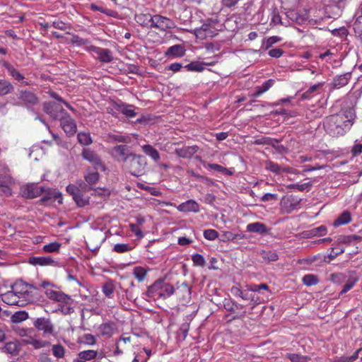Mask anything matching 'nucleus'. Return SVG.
Instances as JSON below:
<instances>
[{
	"label": "nucleus",
	"mask_w": 362,
	"mask_h": 362,
	"mask_svg": "<svg viewBox=\"0 0 362 362\" xmlns=\"http://www.w3.org/2000/svg\"><path fill=\"white\" fill-rule=\"evenodd\" d=\"M356 115L352 108H346L337 114L327 117L324 123L326 132L332 136H343L355 120Z\"/></svg>",
	"instance_id": "f257e3e1"
},
{
	"label": "nucleus",
	"mask_w": 362,
	"mask_h": 362,
	"mask_svg": "<svg viewBox=\"0 0 362 362\" xmlns=\"http://www.w3.org/2000/svg\"><path fill=\"white\" fill-rule=\"evenodd\" d=\"M146 160L144 156L133 154L124 168L134 176L142 175L145 171Z\"/></svg>",
	"instance_id": "f03ea898"
},
{
	"label": "nucleus",
	"mask_w": 362,
	"mask_h": 362,
	"mask_svg": "<svg viewBox=\"0 0 362 362\" xmlns=\"http://www.w3.org/2000/svg\"><path fill=\"white\" fill-rule=\"evenodd\" d=\"M11 289L20 297L25 298L27 301L33 300V291L37 288L32 284L24 282L22 280L16 281L11 285Z\"/></svg>",
	"instance_id": "7ed1b4c3"
},
{
	"label": "nucleus",
	"mask_w": 362,
	"mask_h": 362,
	"mask_svg": "<svg viewBox=\"0 0 362 362\" xmlns=\"http://www.w3.org/2000/svg\"><path fill=\"white\" fill-rule=\"evenodd\" d=\"M148 22H151V27L158 28L162 31H165L168 29H172L175 27L174 22L168 18L164 17L160 15H151L146 16Z\"/></svg>",
	"instance_id": "20e7f679"
},
{
	"label": "nucleus",
	"mask_w": 362,
	"mask_h": 362,
	"mask_svg": "<svg viewBox=\"0 0 362 362\" xmlns=\"http://www.w3.org/2000/svg\"><path fill=\"white\" fill-rule=\"evenodd\" d=\"M81 156L93 165L95 170L105 171L106 168L104 163L95 151L90 148H83L81 152Z\"/></svg>",
	"instance_id": "39448f33"
},
{
	"label": "nucleus",
	"mask_w": 362,
	"mask_h": 362,
	"mask_svg": "<svg viewBox=\"0 0 362 362\" xmlns=\"http://www.w3.org/2000/svg\"><path fill=\"white\" fill-rule=\"evenodd\" d=\"M45 191V187L35 183H29L21 187L20 194L25 199H34L41 196Z\"/></svg>",
	"instance_id": "423d86ee"
},
{
	"label": "nucleus",
	"mask_w": 362,
	"mask_h": 362,
	"mask_svg": "<svg viewBox=\"0 0 362 362\" xmlns=\"http://www.w3.org/2000/svg\"><path fill=\"white\" fill-rule=\"evenodd\" d=\"M42 197L38 200L37 203L42 205H49L58 199V203H62V194L57 189L45 188V191L42 194Z\"/></svg>",
	"instance_id": "0eeeda50"
},
{
	"label": "nucleus",
	"mask_w": 362,
	"mask_h": 362,
	"mask_svg": "<svg viewBox=\"0 0 362 362\" xmlns=\"http://www.w3.org/2000/svg\"><path fill=\"white\" fill-rule=\"evenodd\" d=\"M45 295L49 299L61 303H64L65 305H71L74 302V300L71 298V296L65 294L62 291H57L50 288H47L45 291Z\"/></svg>",
	"instance_id": "6e6552de"
},
{
	"label": "nucleus",
	"mask_w": 362,
	"mask_h": 362,
	"mask_svg": "<svg viewBox=\"0 0 362 362\" xmlns=\"http://www.w3.org/2000/svg\"><path fill=\"white\" fill-rule=\"evenodd\" d=\"M115 153L117 160L124 163V166L127 164L128 160L134 154L129 151V147L127 145H117L113 148Z\"/></svg>",
	"instance_id": "1a4fd4ad"
},
{
	"label": "nucleus",
	"mask_w": 362,
	"mask_h": 362,
	"mask_svg": "<svg viewBox=\"0 0 362 362\" xmlns=\"http://www.w3.org/2000/svg\"><path fill=\"white\" fill-rule=\"evenodd\" d=\"M35 327L42 331L44 334H52L54 332V325L49 318L39 317L34 322Z\"/></svg>",
	"instance_id": "9d476101"
},
{
	"label": "nucleus",
	"mask_w": 362,
	"mask_h": 362,
	"mask_svg": "<svg viewBox=\"0 0 362 362\" xmlns=\"http://www.w3.org/2000/svg\"><path fill=\"white\" fill-rule=\"evenodd\" d=\"M60 123L64 131L70 136L74 135L76 132V125L74 120L67 114L62 115Z\"/></svg>",
	"instance_id": "9b49d317"
},
{
	"label": "nucleus",
	"mask_w": 362,
	"mask_h": 362,
	"mask_svg": "<svg viewBox=\"0 0 362 362\" xmlns=\"http://www.w3.org/2000/svg\"><path fill=\"white\" fill-rule=\"evenodd\" d=\"M19 99L27 107H32L38 103V98L35 94L28 90H21Z\"/></svg>",
	"instance_id": "f8f14e48"
},
{
	"label": "nucleus",
	"mask_w": 362,
	"mask_h": 362,
	"mask_svg": "<svg viewBox=\"0 0 362 362\" xmlns=\"http://www.w3.org/2000/svg\"><path fill=\"white\" fill-rule=\"evenodd\" d=\"M13 183L12 177L6 172L0 173V188L4 194L11 195V185Z\"/></svg>",
	"instance_id": "ddd939ff"
},
{
	"label": "nucleus",
	"mask_w": 362,
	"mask_h": 362,
	"mask_svg": "<svg viewBox=\"0 0 362 362\" xmlns=\"http://www.w3.org/2000/svg\"><path fill=\"white\" fill-rule=\"evenodd\" d=\"M91 49L97 54L98 59L103 63H110L113 60L112 52L108 49L93 46Z\"/></svg>",
	"instance_id": "4468645a"
},
{
	"label": "nucleus",
	"mask_w": 362,
	"mask_h": 362,
	"mask_svg": "<svg viewBox=\"0 0 362 362\" xmlns=\"http://www.w3.org/2000/svg\"><path fill=\"white\" fill-rule=\"evenodd\" d=\"M198 149L197 146H183L175 148V153L180 158H190L197 152Z\"/></svg>",
	"instance_id": "2eb2a0df"
},
{
	"label": "nucleus",
	"mask_w": 362,
	"mask_h": 362,
	"mask_svg": "<svg viewBox=\"0 0 362 362\" xmlns=\"http://www.w3.org/2000/svg\"><path fill=\"white\" fill-rule=\"evenodd\" d=\"M114 107L117 111L122 112L128 117H134L136 115L132 105H127L121 102L115 103Z\"/></svg>",
	"instance_id": "dca6fc26"
},
{
	"label": "nucleus",
	"mask_w": 362,
	"mask_h": 362,
	"mask_svg": "<svg viewBox=\"0 0 362 362\" xmlns=\"http://www.w3.org/2000/svg\"><path fill=\"white\" fill-rule=\"evenodd\" d=\"M177 209L182 212H198L199 211V205L192 199L188 200L180 204Z\"/></svg>",
	"instance_id": "f3484780"
},
{
	"label": "nucleus",
	"mask_w": 362,
	"mask_h": 362,
	"mask_svg": "<svg viewBox=\"0 0 362 362\" xmlns=\"http://www.w3.org/2000/svg\"><path fill=\"white\" fill-rule=\"evenodd\" d=\"M19 298L20 297L12 289L11 291L1 294L2 300L8 305H22L21 304H19Z\"/></svg>",
	"instance_id": "a211bd4d"
},
{
	"label": "nucleus",
	"mask_w": 362,
	"mask_h": 362,
	"mask_svg": "<svg viewBox=\"0 0 362 362\" xmlns=\"http://www.w3.org/2000/svg\"><path fill=\"white\" fill-rule=\"evenodd\" d=\"M287 16L291 20L296 22L298 25L303 24L309 17L308 13L305 11L303 13L291 11L288 13Z\"/></svg>",
	"instance_id": "6ab92c4d"
},
{
	"label": "nucleus",
	"mask_w": 362,
	"mask_h": 362,
	"mask_svg": "<svg viewBox=\"0 0 362 362\" xmlns=\"http://www.w3.org/2000/svg\"><path fill=\"white\" fill-rule=\"evenodd\" d=\"M29 262L33 265L45 266L52 264L54 262L51 257L47 256L30 257Z\"/></svg>",
	"instance_id": "aec40b11"
},
{
	"label": "nucleus",
	"mask_w": 362,
	"mask_h": 362,
	"mask_svg": "<svg viewBox=\"0 0 362 362\" xmlns=\"http://www.w3.org/2000/svg\"><path fill=\"white\" fill-rule=\"evenodd\" d=\"M247 230L251 233L264 234L268 232L265 224L260 222L250 223L247 226Z\"/></svg>",
	"instance_id": "412c9836"
},
{
	"label": "nucleus",
	"mask_w": 362,
	"mask_h": 362,
	"mask_svg": "<svg viewBox=\"0 0 362 362\" xmlns=\"http://www.w3.org/2000/svg\"><path fill=\"white\" fill-rule=\"evenodd\" d=\"M143 151L148 156H150L155 162L160 160V154L158 151L153 148L151 145L146 144L142 147Z\"/></svg>",
	"instance_id": "4be33fe9"
},
{
	"label": "nucleus",
	"mask_w": 362,
	"mask_h": 362,
	"mask_svg": "<svg viewBox=\"0 0 362 362\" xmlns=\"http://www.w3.org/2000/svg\"><path fill=\"white\" fill-rule=\"evenodd\" d=\"M351 74L349 73L336 76L333 80L334 87L340 88L344 86L348 83Z\"/></svg>",
	"instance_id": "5701e85b"
},
{
	"label": "nucleus",
	"mask_w": 362,
	"mask_h": 362,
	"mask_svg": "<svg viewBox=\"0 0 362 362\" xmlns=\"http://www.w3.org/2000/svg\"><path fill=\"white\" fill-rule=\"evenodd\" d=\"M20 346L16 341L7 342L2 348L3 351L11 355H17L20 351Z\"/></svg>",
	"instance_id": "b1692460"
},
{
	"label": "nucleus",
	"mask_w": 362,
	"mask_h": 362,
	"mask_svg": "<svg viewBox=\"0 0 362 362\" xmlns=\"http://www.w3.org/2000/svg\"><path fill=\"white\" fill-rule=\"evenodd\" d=\"M213 31L210 29L208 25H203L200 28L195 30V35L200 39H204L208 37H211Z\"/></svg>",
	"instance_id": "393cba45"
},
{
	"label": "nucleus",
	"mask_w": 362,
	"mask_h": 362,
	"mask_svg": "<svg viewBox=\"0 0 362 362\" xmlns=\"http://www.w3.org/2000/svg\"><path fill=\"white\" fill-rule=\"evenodd\" d=\"M100 175L98 170L92 171L90 168H88L87 174L84 176V179L89 185H95L99 180Z\"/></svg>",
	"instance_id": "a878e982"
},
{
	"label": "nucleus",
	"mask_w": 362,
	"mask_h": 362,
	"mask_svg": "<svg viewBox=\"0 0 362 362\" xmlns=\"http://www.w3.org/2000/svg\"><path fill=\"white\" fill-rule=\"evenodd\" d=\"M274 84V81L273 79H269L261 86H257L256 87V91L254 93L253 96L254 97H258L260 95H262L263 93L268 90Z\"/></svg>",
	"instance_id": "bb28decb"
},
{
	"label": "nucleus",
	"mask_w": 362,
	"mask_h": 362,
	"mask_svg": "<svg viewBox=\"0 0 362 362\" xmlns=\"http://www.w3.org/2000/svg\"><path fill=\"white\" fill-rule=\"evenodd\" d=\"M185 54V49L180 45H173L169 47L166 52V55L173 57H182Z\"/></svg>",
	"instance_id": "cd10ccee"
},
{
	"label": "nucleus",
	"mask_w": 362,
	"mask_h": 362,
	"mask_svg": "<svg viewBox=\"0 0 362 362\" xmlns=\"http://www.w3.org/2000/svg\"><path fill=\"white\" fill-rule=\"evenodd\" d=\"M160 290H161V292L159 293L158 295L166 298L173 295L175 292L176 288L169 284H164L162 281V286L160 288Z\"/></svg>",
	"instance_id": "c85d7f7f"
},
{
	"label": "nucleus",
	"mask_w": 362,
	"mask_h": 362,
	"mask_svg": "<svg viewBox=\"0 0 362 362\" xmlns=\"http://www.w3.org/2000/svg\"><path fill=\"white\" fill-rule=\"evenodd\" d=\"M351 214L349 211H345L334 221V226L337 227L347 224L351 221Z\"/></svg>",
	"instance_id": "c756f323"
},
{
	"label": "nucleus",
	"mask_w": 362,
	"mask_h": 362,
	"mask_svg": "<svg viewBox=\"0 0 362 362\" xmlns=\"http://www.w3.org/2000/svg\"><path fill=\"white\" fill-rule=\"evenodd\" d=\"M13 85L8 81L0 79V95H5L13 90Z\"/></svg>",
	"instance_id": "7c9ffc66"
},
{
	"label": "nucleus",
	"mask_w": 362,
	"mask_h": 362,
	"mask_svg": "<svg viewBox=\"0 0 362 362\" xmlns=\"http://www.w3.org/2000/svg\"><path fill=\"white\" fill-rule=\"evenodd\" d=\"M4 66L7 69L9 74L16 80L20 81L24 78L23 76L8 62H4Z\"/></svg>",
	"instance_id": "2f4dec72"
},
{
	"label": "nucleus",
	"mask_w": 362,
	"mask_h": 362,
	"mask_svg": "<svg viewBox=\"0 0 362 362\" xmlns=\"http://www.w3.org/2000/svg\"><path fill=\"white\" fill-rule=\"evenodd\" d=\"M260 255L264 261L268 262H276L279 259V256L276 254V252H275L274 251H271V250H269V251L263 250L260 252Z\"/></svg>",
	"instance_id": "473e14b6"
},
{
	"label": "nucleus",
	"mask_w": 362,
	"mask_h": 362,
	"mask_svg": "<svg viewBox=\"0 0 362 362\" xmlns=\"http://www.w3.org/2000/svg\"><path fill=\"white\" fill-rule=\"evenodd\" d=\"M175 292L177 294L185 298L190 295L191 289L186 282H183L180 286H177Z\"/></svg>",
	"instance_id": "72a5a7b5"
},
{
	"label": "nucleus",
	"mask_w": 362,
	"mask_h": 362,
	"mask_svg": "<svg viewBox=\"0 0 362 362\" xmlns=\"http://www.w3.org/2000/svg\"><path fill=\"white\" fill-rule=\"evenodd\" d=\"M28 318V313L25 311L16 312L11 317V320L13 323H20Z\"/></svg>",
	"instance_id": "f704fd0d"
},
{
	"label": "nucleus",
	"mask_w": 362,
	"mask_h": 362,
	"mask_svg": "<svg viewBox=\"0 0 362 362\" xmlns=\"http://www.w3.org/2000/svg\"><path fill=\"white\" fill-rule=\"evenodd\" d=\"M285 357L291 362H307L310 358L307 356H302L297 354L287 353Z\"/></svg>",
	"instance_id": "c9c22d12"
},
{
	"label": "nucleus",
	"mask_w": 362,
	"mask_h": 362,
	"mask_svg": "<svg viewBox=\"0 0 362 362\" xmlns=\"http://www.w3.org/2000/svg\"><path fill=\"white\" fill-rule=\"evenodd\" d=\"M281 38L278 36H272L267 39H264L262 42V49L267 50L269 49L274 44L279 42Z\"/></svg>",
	"instance_id": "e433bc0d"
},
{
	"label": "nucleus",
	"mask_w": 362,
	"mask_h": 362,
	"mask_svg": "<svg viewBox=\"0 0 362 362\" xmlns=\"http://www.w3.org/2000/svg\"><path fill=\"white\" fill-rule=\"evenodd\" d=\"M55 107V103L54 102H49L45 103L43 105V110L44 111L50 115L54 119H57L59 117V115L54 112L53 108Z\"/></svg>",
	"instance_id": "4c0bfd02"
},
{
	"label": "nucleus",
	"mask_w": 362,
	"mask_h": 362,
	"mask_svg": "<svg viewBox=\"0 0 362 362\" xmlns=\"http://www.w3.org/2000/svg\"><path fill=\"white\" fill-rule=\"evenodd\" d=\"M353 29L356 35L362 40V16L356 19L353 24Z\"/></svg>",
	"instance_id": "58836bf2"
},
{
	"label": "nucleus",
	"mask_w": 362,
	"mask_h": 362,
	"mask_svg": "<svg viewBox=\"0 0 362 362\" xmlns=\"http://www.w3.org/2000/svg\"><path fill=\"white\" fill-rule=\"evenodd\" d=\"M162 286V280L156 281L153 284L148 287L146 295L148 297H153Z\"/></svg>",
	"instance_id": "ea45409f"
},
{
	"label": "nucleus",
	"mask_w": 362,
	"mask_h": 362,
	"mask_svg": "<svg viewBox=\"0 0 362 362\" xmlns=\"http://www.w3.org/2000/svg\"><path fill=\"white\" fill-rule=\"evenodd\" d=\"M115 290V285L112 281L105 283L103 286V291L104 294L110 298Z\"/></svg>",
	"instance_id": "a19ab883"
},
{
	"label": "nucleus",
	"mask_w": 362,
	"mask_h": 362,
	"mask_svg": "<svg viewBox=\"0 0 362 362\" xmlns=\"http://www.w3.org/2000/svg\"><path fill=\"white\" fill-rule=\"evenodd\" d=\"M133 274L139 281H143L147 274V271L141 267H136L134 269Z\"/></svg>",
	"instance_id": "79ce46f5"
},
{
	"label": "nucleus",
	"mask_w": 362,
	"mask_h": 362,
	"mask_svg": "<svg viewBox=\"0 0 362 362\" xmlns=\"http://www.w3.org/2000/svg\"><path fill=\"white\" fill-rule=\"evenodd\" d=\"M74 199L76 204L80 207L86 206L88 204L89 202V197L84 196L81 190L80 191V193L78 194V196L74 197Z\"/></svg>",
	"instance_id": "37998d69"
},
{
	"label": "nucleus",
	"mask_w": 362,
	"mask_h": 362,
	"mask_svg": "<svg viewBox=\"0 0 362 362\" xmlns=\"http://www.w3.org/2000/svg\"><path fill=\"white\" fill-rule=\"evenodd\" d=\"M98 352L94 350H87L81 351L79 353V356H81V358H83L85 361H90L91 359H94L96 358Z\"/></svg>",
	"instance_id": "c03bdc74"
},
{
	"label": "nucleus",
	"mask_w": 362,
	"mask_h": 362,
	"mask_svg": "<svg viewBox=\"0 0 362 362\" xmlns=\"http://www.w3.org/2000/svg\"><path fill=\"white\" fill-rule=\"evenodd\" d=\"M303 282L306 286H313L318 283V279L315 275L306 274L303 277Z\"/></svg>",
	"instance_id": "a18cd8bd"
},
{
	"label": "nucleus",
	"mask_w": 362,
	"mask_h": 362,
	"mask_svg": "<svg viewBox=\"0 0 362 362\" xmlns=\"http://www.w3.org/2000/svg\"><path fill=\"white\" fill-rule=\"evenodd\" d=\"M78 142L84 146L89 145L92 143V139L89 134L80 132L78 134Z\"/></svg>",
	"instance_id": "49530a36"
},
{
	"label": "nucleus",
	"mask_w": 362,
	"mask_h": 362,
	"mask_svg": "<svg viewBox=\"0 0 362 362\" xmlns=\"http://www.w3.org/2000/svg\"><path fill=\"white\" fill-rule=\"evenodd\" d=\"M361 349H358L352 356H341L339 358H336L332 362H353L358 357V353L361 351Z\"/></svg>",
	"instance_id": "de8ad7c7"
},
{
	"label": "nucleus",
	"mask_w": 362,
	"mask_h": 362,
	"mask_svg": "<svg viewBox=\"0 0 362 362\" xmlns=\"http://www.w3.org/2000/svg\"><path fill=\"white\" fill-rule=\"evenodd\" d=\"M62 244L57 242H53L43 246V250L46 252H57L61 247Z\"/></svg>",
	"instance_id": "09e8293b"
},
{
	"label": "nucleus",
	"mask_w": 362,
	"mask_h": 362,
	"mask_svg": "<svg viewBox=\"0 0 362 362\" xmlns=\"http://www.w3.org/2000/svg\"><path fill=\"white\" fill-rule=\"evenodd\" d=\"M52 353L53 355L58 358H63L64 356L65 350L63 346L61 344H55L52 346Z\"/></svg>",
	"instance_id": "8fccbe9b"
},
{
	"label": "nucleus",
	"mask_w": 362,
	"mask_h": 362,
	"mask_svg": "<svg viewBox=\"0 0 362 362\" xmlns=\"http://www.w3.org/2000/svg\"><path fill=\"white\" fill-rule=\"evenodd\" d=\"M312 183L311 182H305V183H303V184H298V183H296V184H291L290 185H288V188L290 189H298V191H304V190H310V187H312Z\"/></svg>",
	"instance_id": "3c124183"
},
{
	"label": "nucleus",
	"mask_w": 362,
	"mask_h": 362,
	"mask_svg": "<svg viewBox=\"0 0 362 362\" xmlns=\"http://www.w3.org/2000/svg\"><path fill=\"white\" fill-rule=\"evenodd\" d=\"M132 247L129 244L118 243L115 245L113 250L118 253H123L132 250Z\"/></svg>",
	"instance_id": "603ef678"
},
{
	"label": "nucleus",
	"mask_w": 362,
	"mask_h": 362,
	"mask_svg": "<svg viewBox=\"0 0 362 362\" xmlns=\"http://www.w3.org/2000/svg\"><path fill=\"white\" fill-rule=\"evenodd\" d=\"M99 329L100 334L106 336H110L113 330L112 325L109 323L102 324Z\"/></svg>",
	"instance_id": "864d4df0"
},
{
	"label": "nucleus",
	"mask_w": 362,
	"mask_h": 362,
	"mask_svg": "<svg viewBox=\"0 0 362 362\" xmlns=\"http://www.w3.org/2000/svg\"><path fill=\"white\" fill-rule=\"evenodd\" d=\"M327 233V228L324 226H320L319 227L313 228L312 230H309V233L311 235L316 236H323Z\"/></svg>",
	"instance_id": "5fc2aeb1"
},
{
	"label": "nucleus",
	"mask_w": 362,
	"mask_h": 362,
	"mask_svg": "<svg viewBox=\"0 0 362 362\" xmlns=\"http://www.w3.org/2000/svg\"><path fill=\"white\" fill-rule=\"evenodd\" d=\"M188 71H202L204 70L202 64L198 62H193L185 66Z\"/></svg>",
	"instance_id": "6e6d98bb"
},
{
	"label": "nucleus",
	"mask_w": 362,
	"mask_h": 362,
	"mask_svg": "<svg viewBox=\"0 0 362 362\" xmlns=\"http://www.w3.org/2000/svg\"><path fill=\"white\" fill-rule=\"evenodd\" d=\"M357 281L358 279L356 278H349L348 281L346 282V284L344 285L343 288L340 292V294L348 292L354 286Z\"/></svg>",
	"instance_id": "4d7b16f0"
},
{
	"label": "nucleus",
	"mask_w": 362,
	"mask_h": 362,
	"mask_svg": "<svg viewBox=\"0 0 362 362\" xmlns=\"http://www.w3.org/2000/svg\"><path fill=\"white\" fill-rule=\"evenodd\" d=\"M321 87V84H315L310 87L305 92L302 94V98L308 99L311 97V94L317 91Z\"/></svg>",
	"instance_id": "13d9d810"
},
{
	"label": "nucleus",
	"mask_w": 362,
	"mask_h": 362,
	"mask_svg": "<svg viewBox=\"0 0 362 362\" xmlns=\"http://www.w3.org/2000/svg\"><path fill=\"white\" fill-rule=\"evenodd\" d=\"M192 259L194 265L204 267L205 264V259L200 254H194L192 256Z\"/></svg>",
	"instance_id": "bf43d9fd"
},
{
	"label": "nucleus",
	"mask_w": 362,
	"mask_h": 362,
	"mask_svg": "<svg viewBox=\"0 0 362 362\" xmlns=\"http://www.w3.org/2000/svg\"><path fill=\"white\" fill-rule=\"evenodd\" d=\"M52 25L57 29L65 30L70 28V25L62 21L55 20L52 22Z\"/></svg>",
	"instance_id": "052dcab7"
},
{
	"label": "nucleus",
	"mask_w": 362,
	"mask_h": 362,
	"mask_svg": "<svg viewBox=\"0 0 362 362\" xmlns=\"http://www.w3.org/2000/svg\"><path fill=\"white\" fill-rule=\"evenodd\" d=\"M218 235V232L214 229H207L204 231V237L209 240H215Z\"/></svg>",
	"instance_id": "680f3d73"
},
{
	"label": "nucleus",
	"mask_w": 362,
	"mask_h": 362,
	"mask_svg": "<svg viewBox=\"0 0 362 362\" xmlns=\"http://www.w3.org/2000/svg\"><path fill=\"white\" fill-rule=\"evenodd\" d=\"M346 276L342 273H334L331 274L330 280L335 284H341L345 280Z\"/></svg>",
	"instance_id": "e2e57ef3"
},
{
	"label": "nucleus",
	"mask_w": 362,
	"mask_h": 362,
	"mask_svg": "<svg viewBox=\"0 0 362 362\" xmlns=\"http://www.w3.org/2000/svg\"><path fill=\"white\" fill-rule=\"evenodd\" d=\"M250 291H245V293L243 294V296H242V299L245 300H250L251 302H253V304H257L259 303V298L255 297L252 293H249Z\"/></svg>",
	"instance_id": "0e129e2a"
},
{
	"label": "nucleus",
	"mask_w": 362,
	"mask_h": 362,
	"mask_svg": "<svg viewBox=\"0 0 362 362\" xmlns=\"http://www.w3.org/2000/svg\"><path fill=\"white\" fill-rule=\"evenodd\" d=\"M66 191L74 199L80 193L81 189L74 185H69L66 187Z\"/></svg>",
	"instance_id": "69168bd1"
},
{
	"label": "nucleus",
	"mask_w": 362,
	"mask_h": 362,
	"mask_svg": "<svg viewBox=\"0 0 362 362\" xmlns=\"http://www.w3.org/2000/svg\"><path fill=\"white\" fill-rule=\"evenodd\" d=\"M189 329V323H187V322L186 323H183L180 326V328L179 329V334H180V336L182 337V340H185V338L187 337Z\"/></svg>",
	"instance_id": "338daca9"
},
{
	"label": "nucleus",
	"mask_w": 362,
	"mask_h": 362,
	"mask_svg": "<svg viewBox=\"0 0 362 362\" xmlns=\"http://www.w3.org/2000/svg\"><path fill=\"white\" fill-rule=\"evenodd\" d=\"M272 138L263 136L255 139L252 143L255 145H269L271 144Z\"/></svg>",
	"instance_id": "774afa93"
}]
</instances>
